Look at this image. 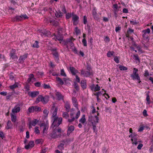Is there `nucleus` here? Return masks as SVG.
Masks as SVG:
<instances>
[{
    "instance_id": "nucleus-55",
    "label": "nucleus",
    "mask_w": 153,
    "mask_h": 153,
    "mask_svg": "<svg viewBox=\"0 0 153 153\" xmlns=\"http://www.w3.org/2000/svg\"><path fill=\"white\" fill-rule=\"evenodd\" d=\"M10 79L11 80H13L14 79L15 77L13 75V73H11L9 75Z\"/></svg>"
},
{
    "instance_id": "nucleus-30",
    "label": "nucleus",
    "mask_w": 153,
    "mask_h": 153,
    "mask_svg": "<svg viewBox=\"0 0 153 153\" xmlns=\"http://www.w3.org/2000/svg\"><path fill=\"white\" fill-rule=\"evenodd\" d=\"M29 77L27 80V82L28 83H30L32 79H35V78L34 77V75L33 74H30Z\"/></svg>"
},
{
    "instance_id": "nucleus-33",
    "label": "nucleus",
    "mask_w": 153,
    "mask_h": 153,
    "mask_svg": "<svg viewBox=\"0 0 153 153\" xmlns=\"http://www.w3.org/2000/svg\"><path fill=\"white\" fill-rule=\"evenodd\" d=\"M72 101L74 103V106L76 107L77 106L78 103L76 98L74 97H72Z\"/></svg>"
},
{
    "instance_id": "nucleus-32",
    "label": "nucleus",
    "mask_w": 153,
    "mask_h": 153,
    "mask_svg": "<svg viewBox=\"0 0 153 153\" xmlns=\"http://www.w3.org/2000/svg\"><path fill=\"white\" fill-rule=\"evenodd\" d=\"M42 95H39L38 96V97L36 98V100L35 101V102L37 103H39L40 101L42 102Z\"/></svg>"
},
{
    "instance_id": "nucleus-18",
    "label": "nucleus",
    "mask_w": 153,
    "mask_h": 153,
    "mask_svg": "<svg viewBox=\"0 0 153 153\" xmlns=\"http://www.w3.org/2000/svg\"><path fill=\"white\" fill-rule=\"evenodd\" d=\"M120 7H118V5L117 4H114L113 5V8L114 9V12L115 15L116 16L117 15V13L119 10V9Z\"/></svg>"
},
{
    "instance_id": "nucleus-47",
    "label": "nucleus",
    "mask_w": 153,
    "mask_h": 153,
    "mask_svg": "<svg viewBox=\"0 0 153 153\" xmlns=\"http://www.w3.org/2000/svg\"><path fill=\"white\" fill-rule=\"evenodd\" d=\"M134 59L135 60H138L139 62H140V60L137 54H134L133 55Z\"/></svg>"
},
{
    "instance_id": "nucleus-6",
    "label": "nucleus",
    "mask_w": 153,
    "mask_h": 153,
    "mask_svg": "<svg viewBox=\"0 0 153 153\" xmlns=\"http://www.w3.org/2000/svg\"><path fill=\"white\" fill-rule=\"evenodd\" d=\"M138 69L136 68H133L132 74L131 75V77L133 80H140V78L137 73Z\"/></svg>"
},
{
    "instance_id": "nucleus-34",
    "label": "nucleus",
    "mask_w": 153,
    "mask_h": 153,
    "mask_svg": "<svg viewBox=\"0 0 153 153\" xmlns=\"http://www.w3.org/2000/svg\"><path fill=\"white\" fill-rule=\"evenodd\" d=\"M56 80L58 81V83L62 85H63L64 83L62 79L59 77H56Z\"/></svg>"
},
{
    "instance_id": "nucleus-27",
    "label": "nucleus",
    "mask_w": 153,
    "mask_h": 153,
    "mask_svg": "<svg viewBox=\"0 0 153 153\" xmlns=\"http://www.w3.org/2000/svg\"><path fill=\"white\" fill-rule=\"evenodd\" d=\"M11 120L12 122L15 123L17 120V117L16 115L13 114H10Z\"/></svg>"
},
{
    "instance_id": "nucleus-49",
    "label": "nucleus",
    "mask_w": 153,
    "mask_h": 153,
    "mask_svg": "<svg viewBox=\"0 0 153 153\" xmlns=\"http://www.w3.org/2000/svg\"><path fill=\"white\" fill-rule=\"evenodd\" d=\"M72 15V14L71 13H67L66 15V18L67 19H69Z\"/></svg>"
},
{
    "instance_id": "nucleus-59",
    "label": "nucleus",
    "mask_w": 153,
    "mask_h": 153,
    "mask_svg": "<svg viewBox=\"0 0 153 153\" xmlns=\"http://www.w3.org/2000/svg\"><path fill=\"white\" fill-rule=\"evenodd\" d=\"M43 87L45 89H49L51 88V87L49 85H47L46 84H44V85Z\"/></svg>"
},
{
    "instance_id": "nucleus-11",
    "label": "nucleus",
    "mask_w": 153,
    "mask_h": 153,
    "mask_svg": "<svg viewBox=\"0 0 153 153\" xmlns=\"http://www.w3.org/2000/svg\"><path fill=\"white\" fill-rule=\"evenodd\" d=\"M21 110V108L18 105H16L12 110V112L14 114L19 112Z\"/></svg>"
},
{
    "instance_id": "nucleus-24",
    "label": "nucleus",
    "mask_w": 153,
    "mask_h": 153,
    "mask_svg": "<svg viewBox=\"0 0 153 153\" xmlns=\"http://www.w3.org/2000/svg\"><path fill=\"white\" fill-rule=\"evenodd\" d=\"M14 80L15 81H16L15 79H14ZM18 83L15 82V84L13 85L10 86L9 88L11 89L12 90H14V89L17 88L18 87Z\"/></svg>"
},
{
    "instance_id": "nucleus-22",
    "label": "nucleus",
    "mask_w": 153,
    "mask_h": 153,
    "mask_svg": "<svg viewBox=\"0 0 153 153\" xmlns=\"http://www.w3.org/2000/svg\"><path fill=\"white\" fill-rule=\"evenodd\" d=\"M49 100V96L47 95H46L45 97H43L42 96V102L43 104L46 103Z\"/></svg>"
},
{
    "instance_id": "nucleus-45",
    "label": "nucleus",
    "mask_w": 153,
    "mask_h": 153,
    "mask_svg": "<svg viewBox=\"0 0 153 153\" xmlns=\"http://www.w3.org/2000/svg\"><path fill=\"white\" fill-rule=\"evenodd\" d=\"M55 40L56 41L58 40L59 42H62L63 40V38L59 35V36H57L56 37Z\"/></svg>"
},
{
    "instance_id": "nucleus-29",
    "label": "nucleus",
    "mask_w": 153,
    "mask_h": 153,
    "mask_svg": "<svg viewBox=\"0 0 153 153\" xmlns=\"http://www.w3.org/2000/svg\"><path fill=\"white\" fill-rule=\"evenodd\" d=\"M85 116V114L83 115L82 117L79 120V122L82 124H84L86 121Z\"/></svg>"
},
{
    "instance_id": "nucleus-64",
    "label": "nucleus",
    "mask_w": 153,
    "mask_h": 153,
    "mask_svg": "<svg viewBox=\"0 0 153 153\" xmlns=\"http://www.w3.org/2000/svg\"><path fill=\"white\" fill-rule=\"evenodd\" d=\"M143 114L145 117H147L148 114L147 113V111L146 110H144L143 112Z\"/></svg>"
},
{
    "instance_id": "nucleus-56",
    "label": "nucleus",
    "mask_w": 153,
    "mask_h": 153,
    "mask_svg": "<svg viewBox=\"0 0 153 153\" xmlns=\"http://www.w3.org/2000/svg\"><path fill=\"white\" fill-rule=\"evenodd\" d=\"M83 22L84 24H86L87 23V18L85 16L83 17Z\"/></svg>"
},
{
    "instance_id": "nucleus-15",
    "label": "nucleus",
    "mask_w": 153,
    "mask_h": 153,
    "mask_svg": "<svg viewBox=\"0 0 153 153\" xmlns=\"http://www.w3.org/2000/svg\"><path fill=\"white\" fill-rule=\"evenodd\" d=\"M34 144L33 141H30L29 142L28 144L26 145L25 146V148L26 149L32 148L34 146Z\"/></svg>"
},
{
    "instance_id": "nucleus-23",
    "label": "nucleus",
    "mask_w": 153,
    "mask_h": 153,
    "mask_svg": "<svg viewBox=\"0 0 153 153\" xmlns=\"http://www.w3.org/2000/svg\"><path fill=\"white\" fill-rule=\"evenodd\" d=\"M81 85L83 89H85L86 88L87 86L86 80H82L81 81Z\"/></svg>"
},
{
    "instance_id": "nucleus-61",
    "label": "nucleus",
    "mask_w": 153,
    "mask_h": 153,
    "mask_svg": "<svg viewBox=\"0 0 153 153\" xmlns=\"http://www.w3.org/2000/svg\"><path fill=\"white\" fill-rule=\"evenodd\" d=\"M114 60L117 63H119V60L118 57L117 56H115L114 57Z\"/></svg>"
},
{
    "instance_id": "nucleus-38",
    "label": "nucleus",
    "mask_w": 153,
    "mask_h": 153,
    "mask_svg": "<svg viewBox=\"0 0 153 153\" xmlns=\"http://www.w3.org/2000/svg\"><path fill=\"white\" fill-rule=\"evenodd\" d=\"M62 117L66 119H68L69 118V114L67 112H64L62 115Z\"/></svg>"
},
{
    "instance_id": "nucleus-54",
    "label": "nucleus",
    "mask_w": 153,
    "mask_h": 153,
    "mask_svg": "<svg viewBox=\"0 0 153 153\" xmlns=\"http://www.w3.org/2000/svg\"><path fill=\"white\" fill-rule=\"evenodd\" d=\"M74 87L75 89L77 91H78L79 89V87L78 84L76 83H75L74 85Z\"/></svg>"
},
{
    "instance_id": "nucleus-39",
    "label": "nucleus",
    "mask_w": 153,
    "mask_h": 153,
    "mask_svg": "<svg viewBox=\"0 0 153 153\" xmlns=\"http://www.w3.org/2000/svg\"><path fill=\"white\" fill-rule=\"evenodd\" d=\"M65 107L66 108V110L68 112H69L71 108L70 105L68 103H66L65 104Z\"/></svg>"
},
{
    "instance_id": "nucleus-40",
    "label": "nucleus",
    "mask_w": 153,
    "mask_h": 153,
    "mask_svg": "<svg viewBox=\"0 0 153 153\" xmlns=\"http://www.w3.org/2000/svg\"><path fill=\"white\" fill-rule=\"evenodd\" d=\"M11 122L10 120L8 121L7 123V126L6 127V129H9L10 128H11Z\"/></svg>"
},
{
    "instance_id": "nucleus-20",
    "label": "nucleus",
    "mask_w": 153,
    "mask_h": 153,
    "mask_svg": "<svg viewBox=\"0 0 153 153\" xmlns=\"http://www.w3.org/2000/svg\"><path fill=\"white\" fill-rule=\"evenodd\" d=\"M74 128L75 127L71 125L69 126L67 130V134H70V133L74 131Z\"/></svg>"
},
{
    "instance_id": "nucleus-13",
    "label": "nucleus",
    "mask_w": 153,
    "mask_h": 153,
    "mask_svg": "<svg viewBox=\"0 0 153 153\" xmlns=\"http://www.w3.org/2000/svg\"><path fill=\"white\" fill-rule=\"evenodd\" d=\"M38 122L39 121L36 119H34L30 121L28 125L29 128H31L32 127V126H35Z\"/></svg>"
},
{
    "instance_id": "nucleus-52",
    "label": "nucleus",
    "mask_w": 153,
    "mask_h": 153,
    "mask_svg": "<svg viewBox=\"0 0 153 153\" xmlns=\"http://www.w3.org/2000/svg\"><path fill=\"white\" fill-rule=\"evenodd\" d=\"M60 74L61 75L63 76H66V75L65 72L63 69L61 70Z\"/></svg>"
},
{
    "instance_id": "nucleus-21",
    "label": "nucleus",
    "mask_w": 153,
    "mask_h": 153,
    "mask_svg": "<svg viewBox=\"0 0 153 153\" xmlns=\"http://www.w3.org/2000/svg\"><path fill=\"white\" fill-rule=\"evenodd\" d=\"M70 70L71 73L73 75H76L77 73L78 72V71L74 67H70Z\"/></svg>"
},
{
    "instance_id": "nucleus-25",
    "label": "nucleus",
    "mask_w": 153,
    "mask_h": 153,
    "mask_svg": "<svg viewBox=\"0 0 153 153\" xmlns=\"http://www.w3.org/2000/svg\"><path fill=\"white\" fill-rule=\"evenodd\" d=\"M49 22L53 25L54 26H57L59 25V22L54 20H50Z\"/></svg>"
},
{
    "instance_id": "nucleus-3",
    "label": "nucleus",
    "mask_w": 153,
    "mask_h": 153,
    "mask_svg": "<svg viewBox=\"0 0 153 153\" xmlns=\"http://www.w3.org/2000/svg\"><path fill=\"white\" fill-rule=\"evenodd\" d=\"M150 32V30L149 28L143 30L142 31L143 39L142 41L144 43L148 42L149 40V34Z\"/></svg>"
},
{
    "instance_id": "nucleus-19",
    "label": "nucleus",
    "mask_w": 153,
    "mask_h": 153,
    "mask_svg": "<svg viewBox=\"0 0 153 153\" xmlns=\"http://www.w3.org/2000/svg\"><path fill=\"white\" fill-rule=\"evenodd\" d=\"M91 74L92 73H91V71H84L83 70L81 71V74L85 77H88L91 75Z\"/></svg>"
},
{
    "instance_id": "nucleus-44",
    "label": "nucleus",
    "mask_w": 153,
    "mask_h": 153,
    "mask_svg": "<svg viewBox=\"0 0 153 153\" xmlns=\"http://www.w3.org/2000/svg\"><path fill=\"white\" fill-rule=\"evenodd\" d=\"M56 16L57 18L61 17L62 16V14L61 12H56L55 13Z\"/></svg>"
},
{
    "instance_id": "nucleus-4",
    "label": "nucleus",
    "mask_w": 153,
    "mask_h": 153,
    "mask_svg": "<svg viewBox=\"0 0 153 153\" xmlns=\"http://www.w3.org/2000/svg\"><path fill=\"white\" fill-rule=\"evenodd\" d=\"M80 114V111H78L76 114L74 112L71 111L70 114V117L68 119V122L70 123H72L75 119H77L79 117Z\"/></svg>"
},
{
    "instance_id": "nucleus-41",
    "label": "nucleus",
    "mask_w": 153,
    "mask_h": 153,
    "mask_svg": "<svg viewBox=\"0 0 153 153\" xmlns=\"http://www.w3.org/2000/svg\"><path fill=\"white\" fill-rule=\"evenodd\" d=\"M119 68L121 71H126L128 69L127 67L121 65L119 66Z\"/></svg>"
},
{
    "instance_id": "nucleus-37",
    "label": "nucleus",
    "mask_w": 153,
    "mask_h": 153,
    "mask_svg": "<svg viewBox=\"0 0 153 153\" xmlns=\"http://www.w3.org/2000/svg\"><path fill=\"white\" fill-rule=\"evenodd\" d=\"M34 111L36 112H39L41 111V108L39 106H34Z\"/></svg>"
},
{
    "instance_id": "nucleus-14",
    "label": "nucleus",
    "mask_w": 153,
    "mask_h": 153,
    "mask_svg": "<svg viewBox=\"0 0 153 153\" xmlns=\"http://www.w3.org/2000/svg\"><path fill=\"white\" fill-rule=\"evenodd\" d=\"M51 51L52 52V54L54 56L56 59L57 58L59 59V55L58 52L56 51V48H54L51 49Z\"/></svg>"
},
{
    "instance_id": "nucleus-35",
    "label": "nucleus",
    "mask_w": 153,
    "mask_h": 153,
    "mask_svg": "<svg viewBox=\"0 0 153 153\" xmlns=\"http://www.w3.org/2000/svg\"><path fill=\"white\" fill-rule=\"evenodd\" d=\"M49 112V111L48 109H45L43 111L44 116L45 117H47L48 116Z\"/></svg>"
},
{
    "instance_id": "nucleus-57",
    "label": "nucleus",
    "mask_w": 153,
    "mask_h": 153,
    "mask_svg": "<svg viewBox=\"0 0 153 153\" xmlns=\"http://www.w3.org/2000/svg\"><path fill=\"white\" fill-rule=\"evenodd\" d=\"M82 42L83 44V45L85 46H86L87 45V42L85 39H83L82 40Z\"/></svg>"
},
{
    "instance_id": "nucleus-2",
    "label": "nucleus",
    "mask_w": 153,
    "mask_h": 153,
    "mask_svg": "<svg viewBox=\"0 0 153 153\" xmlns=\"http://www.w3.org/2000/svg\"><path fill=\"white\" fill-rule=\"evenodd\" d=\"M62 129L59 128H55L51 134V137L54 139L60 137L61 136Z\"/></svg>"
},
{
    "instance_id": "nucleus-28",
    "label": "nucleus",
    "mask_w": 153,
    "mask_h": 153,
    "mask_svg": "<svg viewBox=\"0 0 153 153\" xmlns=\"http://www.w3.org/2000/svg\"><path fill=\"white\" fill-rule=\"evenodd\" d=\"M134 30L130 28H129L127 31V33L126 34V36L127 37H129L130 35L132 33H133Z\"/></svg>"
},
{
    "instance_id": "nucleus-1",
    "label": "nucleus",
    "mask_w": 153,
    "mask_h": 153,
    "mask_svg": "<svg viewBox=\"0 0 153 153\" xmlns=\"http://www.w3.org/2000/svg\"><path fill=\"white\" fill-rule=\"evenodd\" d=\"M57 111V107L55 106V104H53L51 109V112L52 114V117L53 120L52 124L53 128L55 126H58L62 122V118L56 117Z\"/></svg>"
},
{
    "instance_id": "nucleus-26",
    "label": "nucleus",
    "mask_w": 153,
    "mask_h": 153,
    "mask_svg": "<svg viewBox=\"0 0 153 153\" xmlns=\"http://www.w3.org/2000/svg\"><path fill=\"white\" fill-rule=\"evenodd\" d=\"M92 14L95 19L97 20L99 19V18L97 15V12L95 9H94L93 10Z\"/></svg>"
},
{
    "instance_id": "nucleus-62",
    "label": "nucleus",
    "mask_w": 153,
    "mask_h": 153,
    "mask_svg": "<svg viewBox=\"0 0 153 153\" xmlns=\"http://www.w3.org/2000/svg\"><path fill=\"white\" fill-rule=\"evenodd\" d=\"M105 41L106 42H108L110 41V39L108 37V36H106L104 39Z\"/></svg>"
},
{
    "instance_id": "nucleus-31",
    "label": "nucleus",
    "mask_w": 153,
    "mask_h": 153,
    "mask_svg": "<svg viewBox=\"0 0 153 153\" xmlns=\"http://www.w3.org/2000/svg\"><path fill=\"white\" fill-rule=\"evenodd\" d=\"M28 54H25L21 56L20 57L19 60L21 61H24L27 58Z\"/></svg>"
},
{
    "instance_id": "nucleus-51",
    "label": "nucleus",
    "mask_w": 153,
    "mask_h": 153,
    "mask_svg": "<svg viewBox=\"0 0 153 153\" xmlns=\"http://www.w3.org/2000/svg\"><path fill=\"white\" fill-rule=\"evenodd\" d=\"M146 101H147L148 104H149L150 103V97L149 94H147V97L146 98Z\"/></svg>"
},
{
    "instance_id": "nucleus-7",
    "label": "nucleus",
    "mask_w": 153,
    "mask_h": 153,
    "mask_svg": "<svg viewBox=\"0 0 153 153\" xmlns=\"http://www.w3.org/2000/svg\"><path fill=\"white\" fill-rule=\"evenodd\" d=\"M75 40V39H74L72 37H71L70 39H66V41L65 42L64 45H67V47L68 45L72 47L74 46V44L73 41H74Z\"/></svg>"
},
{
    "instance_id": "nucleus-46",
    "label": "nucleus",
    "mask_w": 153,
    "mask_h": 153,
    "mask_svg": "<svg viewBox=\"0 0 153 153\" xmlns=\"http://www.w3.org/2000/svg\"><path fill=\"white\" fill-rule=\"evenodd\" d=\"M64 144L61 143L58 146V148L59 150H62L64 149Z\"/></svg>"
},
{
    "instance_id": "nucleus-63",
    "label": "nucleus",
    "mask_w": 153,
    "mask_h": 153,
    "mask_svg": "<svg viewBox=\"0 0 153 153\" xmlns=\"http://www.w3.org/2000/svg\"><path fill=\"white\" fill-rule=\"evenodd\" d=\"M42 139H38L36 140L35 141V143L36 144H39L42 141Z\"/></svg>"
},
{
    "instance_id": "nucleus-53",
    "label": "nucleus",
    "mask_w": 153,
    "mask_h": 153,
    "mask_svg": "<svg viewBox=\"0 0 153 153\" xmlns=\"http://www.w3.org/2000/svg\"><path fill=\"white\" fill-rule=\"evenodd\" d=\"M100 89V86H98V84H97L96 85V86L94 88V91H99Z\"/></svg>"
},
{
    "instance_id": "nucleus-50",
    "label": "nucleus",
    "mask_w": 153,
    "mask_h": 153,
    "mask_svg": "<svg viewBox=\"0 0 153 153\" xmlns=\"http://www.w3.org/2000/svg\"><path fill=\"white\" fill-rule=\"evenodd\" d=\"M75 31L76 35H78L79 34L80 32V30L78 28V27H76L75 29Z\"/></svg>"
},
{
    "instance_id": "nucleus-58",
    "label": "nucleus",
    "mask_w": 153,
    "mask_h": 153,
    "mask_svg": "<svg viewBox=\"0 0 153 153\" xmlns=\"http://www.w3.org/2000/svg\"><path fill=\"white\" fill-rule=\"evenodd\" d=\"M34 85L35 86L37 87H41V83L39 82H37L34 83Z\"/></svg>"
},
{
    "instance_id": "nucleus-12",
    "label": "nucleus",
    "mask_w": 153,
    "mask_h": 153,
    "mask_svg": "<svg viewBox=\"0 0 153 153\" xmlns=\"http://www.w3.org/2000/svg\"><path fill=\"white\" fill-rule=\"evenodd\" d=\"M40 127H43V132L44 133H46L47 131L48 128V124L45 123H42L40 125Z\"/></svg>"
},
{
    "instance_id": "nucleus-48",
    "label": "nucleus",
    "mask_w": 153,
    "mask_h": 153,
    "mask_svg": "<svg viewBox=\"0 0 153 153\" xmlns=\"http://www.w3.org/2000/svg\"><path fill=\"white\" fill-rule=\"evenodd\" d=\"M35 132L36 133V134H39L40 133L39 130V127L37 126H36L35 128Z\"/></svg>"
},
{
    "instance_id": "nucleus-42",
    "label": "nucleus",
    "mask_w": 153,
    "mask_h": 153,
    "mask_svg": "<svg viewBox=\"0 0 153 153\" xmlns=\"http://www.w3.org/2000/svg\"><path fill=\"white\" fill-rule=\"evenodd\" d=\"M114 53V52L113 51H109L107 53V56L108 57H111L112 56Z\"/></svg>"
},
{
    "instance_id": "nucleus-16",
    "label": "nucleus",
    "mask_w": 153,
    "mask_h": 153,
    "mask_svg": "<svg viewBox=\"0 0 153 153\" xmlns=\"http://www.w3.org/2000/svg\"><path fill=\"white\" fill-rule=\"evenodd\" d=\"M39 94V92L38 91L33 92H29L28 95L29 96L31 97L32 98H33L37 96Z\"/></svg>"
},
{
    "instance_id": "nucleus-36",
    "label": "nucleus",
    "mask_w": 153,
    "mask_h": 153,
    "mask_svg": "<svg viewBox=\"0 0 153 153\" xmlns=\"http://www.w3.org/2000/svg\"><path fill=\"white\" fill-rule=\"evenodd\" d=\"M38 44V42L37 41H36L33 44L32 47L33 48H38L39 47Z\"/></svg>"
},
{
    "instance_id": "nucleus-8",
    "label": "nucleus",
    "mask_w": 153,
    "mask_h": 153,
    "mask_svg": "<svg viewBox=\"0 0 153 153\" xmlns=\"http://www.w3.org/2000/svg\"><path fill=\"white\" fill-rule=\"evenodd\" d=\"M28 17L26 15H22L20 16H16L15 18H13L12 19V21L14 22L15 21H21L23 20V19H28Z\"/></svg>"
},
{
    "instance_id": "nucleus-60",
    "label": "nucleus",
    "mask_w": 153,
    "mask_h": 153,
    "mask_svg": "<svg viewBox=\"0 0 153 153\" xmlns=\"http://www.w3.org/2000/svg\"><path fill=\"white\" fill-rule=\"evenodd\" d=\"M145 73L144 74V75L145 77H147L149 75V72H148V71L146 70L145 71Z\"/></svg>"
},
{
    "instance_id": "nucleus-9",
    "label": "nucleus",
    "mask_w": 153,
    "mask_h": 153,
    "mask_svg": "<svg viewBox=\"0 0 153 153\" xmlns=\"http://www.w3.org/2000/svg\"><path fill=\"white\" fill-rule=\"evenodd\" d=\"M73 23L74 25H76L78 23L79 17L73 13H72Z\"/></svg>"
},
{
    "instance_id": "nucleus-17",
    "label": "nucleus",
    "mask_w": 153,
    "mask_h": 153,
    "mask_svg": "<svg viewBox=\"0 0 153 153\" xmlns=\"http://www.w3.org/2000/svg\"><path fill=\"white\" fill-rule=\"evenodd\" d=\"M55 95L57 100H63L64 96L60 93L58 92H56Z\"/></svg>"
},
{
    "instance_id": "nucleus-43",
    "label": "nucleus",
    "mask_w": 153,
    "mask_h": 153,
    "mask_svg": "<svg viewBox=\"0 0 153 153\" xmlns=\"http://www.w3.org/2000/svg\"><path fill=\"white\" fill-rule=\"evenodd\" d=\"M28 111L29 113H32L34 111V106H32L30 107H29L28 109Z\"/></svg>"
},
{
    "instance_id": "nucleus-5",
    "label": "nucleus",
    "mask_w": 153,
    "mask_h": 153,
    "mask_svg": "<svg viewBox=\"0 0 153 153\" xmlns=\"http://www.w3.org/2000/svg\"><path fill=\"white\" fill-rule=\"evenodd\" d=\"M99 119L98 117L96 116L94 117L91 116L89 117L88 121L91 123L93 126V129L94 131H95L96 128V124L99 122Z\"/></svg>"
},
{
    "instance_id": "nucleus-10",
    "label": "nucleus",
    "mask_w": 153,
    "mask_h": 153,
    "mask_svg": "<svg viewBox=\"0 0 153 153\" xmlns=\"http://www.w3.org/2000/svg\"><path fill=\"white\" fill-rule=\"evenodd\" d=\"M10 55L11 58L13 59H18V57L16 55V50L15 49H12L10 53Z\"/></svg>"
}]
</instances>
